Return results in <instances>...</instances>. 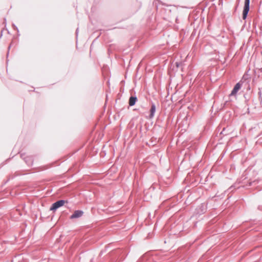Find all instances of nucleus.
Returning <instances> with one entry per match:
<instances>
[{"label":"nucleus","instance_id":"nucleus-1","mask_svg":"<svg viewBox=\"0 0 262 262\" xmlns=\"http://www.w3.org/2000/svg\"><path fill=\"white\" fill-rule=\"evenodd\" d=\"M250 8V0H245L244 10L243 12V18L245 19L247 17Z\"/></svg>","mask_w":262,"mask_h":262},{"label":"nucleus","instance_id":"nucleus-2","mask_svg":"<svg viewBox=\"0 0 262 262\" xmlns=\"http://www.w3.org/2000/svg\"><path fill=\"white\" fill-rule=\"evenodd\" d=\"M246 178H244V179L243 180L242 182H241L242 184V186L244 187L247 188L248 187L251 186H255L256 184L258 183L257 180H253V181H250V180H246Z\"/></svg>","mask_w":262,"mask_h":262},{"label":"nucleus","instance_id":"nucleus-3","mask_svg":"<svg viewBox=\"0 0 262 262\" xmlns=\"http://www.w3.org/2000/svg\"><path fill=\"white\" fill-rule=\"evenodd\" d=\"M65 203V201L60 200L54 203L50 208V210L55 211L59 207L62 206Z\"/></svg>","mask_w":262,"mask_h":262},{"label":"nucleus","instance_id":"nucleus-4","mask_svg":"<svg viewBox=\"0 0 262 262\" xmlns=\"http://www.w3.org/2000/svg\"><path fill=\"white\" fill-rule=\"evenodd\" d=\"M20 157L28 166L32 165L33 157L32 156H26L25 154H21Z\"/></svg>","mask_w":262,"mask_h":262},{"label":"nucleus","instance_id":"nucleus-5","mask_svg":"<svg viewBox=\"0 0 262 262\" xmlns=\"http://www.w3.org/2000/svg\"><path fill=\"white\" fill-rule=\"evenodd\" d=\"M242 83L239 82L237 83L234 86L233 90H232L230 94L229 95L230 97L231 96H236L237 92L241 89L242 88Z\"/></svg>","mask_w":262,"mask_h":262},{"label":"nucleus","instance_id":"nucleus-6","mask_svg":"<svg viewBox=\"0 0 262 262\" xmlns=\"http://www.w3.org/2000/svg\"><path fill=\"white\" fill-rule=\"evenodd\" d=\"M83 214V212L82 210H76L74 211L73 214L71 216L70 219H76L79 218L82 216Z\"/></svg>","mask_w":262,"mask_h":262},{"label":"nucleus","instance_id":"nucleus-7","mask_svg":"<svg viewBox=\"0 0 262 262\" xmlns=\"http://www.w3.org/2000/svg\"><path fill=\"white\" fill-rule=\"evenodd\" d=\"M156 105L155 103H151V108H150V114H149V118L150 119H152L154 118V116H155V113L156 112Z\"/></svg>","mask_w":262,"mask_h":262},{"label":"nucleus","instance_id":"nucleus-8","mask_svg":"<svg viewBox=\"0 0 262 262\" xmlns=\"http://www.w3.org/2000/svg\"><path fill=\"white\" fill-rule=\"evenodd\" d=\"M137 101V98L136 96H131L129 99V105L131 106H134Z\"/></svg>","mask_w":262,"mask_h":262},{"label":"nucleus","instance_id":"nucleus-9","mask_svg":"<svg viewBox=\"0 0 262 262\" xmlns=\"http://www.w3.org/2000/svg\"><path fill=\"white\" fill-rule=\"evenodd\" d=\"M13 28H14L15 30H17V31H18V29L17 27L15 25H13Z\"/></svg>","mask_w":262,"mask_h":262},{"label":"nucleus","instance_id":"nucleus-10","mask_svg":"<svg viewBox=\"0 0 262 262\" xmlns=\"http://www.w3.org/2000/svg\"><path fill=\"white\" fill-rule=\"evenodd\" d=\"M259 95H260V104L262 105V95L261 94V93H259Z\"/></svg>","mask_w":262,"mask_h":262},{"label":"nucleus","instance_id":"nucleus-11","mask_svg":"<svg viewBox=\"0 0 262 262\" xmlns=\"http://www.w3.org/2000/svg\"><path fill=\"white\" fill-rule=\"evenodd\" d=\"M78 28H77L76 30V36H77L78 35Z\"/></svg>","mask_w":262,"mask_h":262},{"label":"nucleus","instance_id":"nucleus-12","mask_svg":"<svg viewBox=\"0 0 262 262\" xmlns=\"http://www.w3.org/2000/svg\"><path fill=\"white\" fill-rule=\"evenodd\" d=\"M10 47H11V46H9V47H8V49H9V50L10 49Z\"/></svg>","mask_w":262,"mask_h":262}]
</instances>
